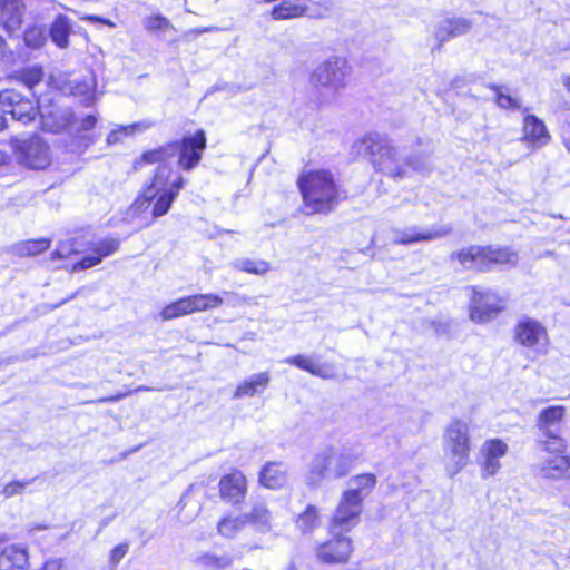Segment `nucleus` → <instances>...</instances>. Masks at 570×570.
<instances>
[{"mask_svg":"<svg viewBox=\"0 0 570 570\" xmlns=\"http://www.w3.org/2000/svg\"><path fill=\"white\" fill-rule=\"evenodd\" d=\"M178 153V142L171 141L156 149L145 151L141 157L135 161L134 167L138 169L142 164L159 165L156 168L151 183L144 188L131 205L132 214H140L151 208L153 219L166 215L180 190L186 185V179L178 175L169 181L171 167L167 160L174 158Z\"/></svg>","mask_w":570,"mask_h":570,"instance_id":"obj_1","label":"nucleus"},{"mask_svg":"<svg viewBox=\"0 0 570 570\" xmlns=\"http://www.w3.org/2000/svg\"><path fill=\"white\" fill-rule=\"evenodd\" d=\"M353 150L357 156L370 157L373 166L385 176L395 179L407 177L406 155L380 134L372 132L355 141Z\"/></svg>","mask_w":570,"mask_h":570,"instance_id":"obj_2","label":"nucleus"},{"mask_svg":"<svg viewBox=\"0 0 570 570\" xmlns=\"http://www.w3.org/2000/svg\"><path fill=\"white\" fill-rule=\"evenodd\" d=\"M307 214L328 213L338 204L340 193L327 170H312L297 180Z\"/></svg>","mask_w":570,"mask_h":570,"instance_id":"obj_3","label":"nucleus"},{"mask_svg":"<svg viewBox=\"0 0 570 570\" xmlns=\"http://www.w3.org/2000/svg\"><path fill=\"white\" fill-rule=\"evenodd\" d=\"M357 456L347 448H325L316 453L306 474V483L320 485L324 480H336L350 473Z\"/></svg>","mask_w":570,"mask_h":570,"instance_id":"obj_4","label":"nucleus"},{"mask_svg":"<svg viewBox=\"0 0 570 570\" xmlns=\"http://www.w3.org/2000/svg\"><path fill=\"white\" fill-rule=\"evenodd\" d=\"M463 269L475 272L491 271L495 265H515L518 254L507 247L471 245L450 255Z\"/></svg>","mask_w":570,"mask_h":570,"instance_id":"obj_5","label":"nucleus"},{"mask_svg":"<svg viewBox=\"0 0 570 570\" xmlns=\"http://www.w3.org/2000/svg\"><path fill=\"white\" fill-rule=\"evenodd\" d=\"M350 67L344 58L331 57L317 66L309 77L311 85L318 92L320 104L333 100L336 92L346 86Z\"/></svg>","mask_w":570,"mask_h":570,"instance_id":"obj_6","label":"nucleus"},{"mask_svg":"<svg viewBox=\"0 0 570 570\" xmlns=\"http://www.w3.org/2000/svg\"><path fill=\"white\" fill-rule=\"evenodd\" d=\"M443 450L449 460L448 472L454 475L466 466L470 459L471 439L469 424L460 419H454L445 429L443 436Z\"/></svg>","mask_w":570,"mask_h":570,"instance_id":"obj_7","label":"nucleus"},{"mask_svg":"<svg viewBox=\"0 0 570 570\" xmlns=\"http://www.w3.org/2000/svg\"><path fill=\"white\" fill-rule=\"evenodd\" d=\"M567 409L563 405H550L540 411L535 428L539 431L537 448L539 451H566L567 442L559 434V425L566 416Z\"/></svg>","mask_w":570,"mask_h":570,"instance_id":"obj_8","label":"nucleus"},{"mask_svg":"<svg viewBox=\"0 0 570 570\" xmlns=\"http://www.w3.org/2000/svg\"><path fill=\"white\" fill-rule=\"evenodd\" d=\"M0 111L10 115L16 121L27 125L40 115L39 107L36 101L23 96L22 94L7 89L0 92ZM41 117L45 116L41 114Z\"/></svg>","mask_w":570,"mask_h":570,"instance_id":"obj_9","label":"nucleus"},{"mask_svg":"<svg viewBox=\"0 0 570 570\" xmlns=\"http://www.w3.org/2000/svg\"><path fill=\"white\" fill-rule=\"evenodd\" d=\"M18 161L31 169H45L50 164L49 146L39 136L16 142Z\"/></svg>","mask_w":570,"mask_h":570,"instance_id":"obj_10","label":"nucleus"},{"mask_svg":"<svg viewBox=\"0 0 570 570\" xmlns=\"http://www.w3.org/2000/svg\"><path fill=\"white\" fill-rule=\"evenodd\" d=\"M332 539L320 543L315 549V556L323 563H344L348 560L352 551V540L335 530Z\"/></svg>","mask_w":570,"mask_h":570,"instance_id":"obj_11","label":"nucleus"},{"mask_svg":"<svg viewBox=\"0 0 570 570\" xmlns=\"http://www.w3.org/2000/svg\"><path fill=\"white\" fill-rule=\"evenodd\" d=\"M178 142V165L185 171L193 170L202 160L206 149V136L204 130H197L194 135H185Z\"/></svg>","mask_w":570,"mask_h":570,"instance_id":"obj_12","label":"nucleus"},{"mask_svg":"<svg viewBox=\"0 0 570 570\" xmlns=\"http://www.w3.org/2000/svg\"><path fill=\"white\" fill-rule=\"evenodd\" d=\"M362 511L363 502L353 498L351 493L343 492L333 515L330 532L334 533L337 529L348 531L358 523Z\"/></svg>","mask_w":570,"mask_h":570,"instance_id":"obj_13","label":"nucleus"},{"mask_svg":"<svg viewBox=\"0 0 570 570\" xmlns=\"http://www.w3.org/2000/svg\"><path fill=\"white\" fill-rule=\"evenodd\" d=\"M540 456L535 464V474L547 480H561L569 474L570 459L566 455V451H540Z\"/></svg>","mask_w":570,"mask_h":570,"instance_id":"obj_14","label":"nucleus"},{"mask_svg":"<svg viewBox=\"0 0 570 570\" xmlns=\"http://www.w3.org/2000/svg\"><path fill=\"white\" fill-rule=\"evenodd\" d=\"M451 233V227L440 226L431 229H424L420 226H410L403 229L394 228L391 230V240L395 245H411L420 242H431L442 238Z\"/></svg>","mask_w":570,"mask_h":570,"instance_id":"obj_15","label":"nucleus"},{"mask_svg":"<svg viewBox=\"0 0 570 570\" xmlns=\"http://www.w3.org/2000/svg\"><path fill=\"white\" fill-rule=\"evenodd\" d=\"M514 340L524 347L540 351L547 344L548 334L539 321L523 317L514 327Z\"/></svg>","mask_w":570,"mask_h":570,"instance_id":"obj_16","label":"nucleus"},{"mask_svg":"<svg viewBox=\"0 0 570 570\" xmlns=\"http://www.w3.org/2000/svg\"><path fill=\"white\" fill-rule=\"evenodd\" d=\"M503 308L502 301L491 291H476L473 288L470 316L475 322H488Z\"/></svg>","mask_w":570,"mask_h":570,"instance_id":"obj_17","label":"nucleus"},{"mask_svg":"<svg viewBox=\"0 0 570 570\" xmlns=\"http://www.w3.org/2000/svg\"><path fill=\"white\" fill-rule=\"evenodd\" d=\"M508 452V445L500 439L485 441L480 450L479 463L482 468L483 478L492 476L501 468L500 459Z\"/></svg>","mask_w":570,"mask_h":570,"instance_id":"obj_18","label":"nucleus"},{"mask_svg":"<svg viewBox=\"0 0 570 570\" xmlns=\"http://www.w3.org/2000/svg\"><path fill=\"white\" fill-rule=\"evenodd\" d=\"M247 493V481L245 475L235 470L224 475L219 481L220 498L232 504L242 502Z\"/></svg>","mask_w":570,"mask_h":570,"instance_id":"obj_19","label":"nucleus"},{"mask_svg":"<svg viewBox=\"0 0 570 570\" xmlns=\"http://www.w3.org/2000/svg\"><path fill=\"white\" fill-rule=\"evenodd\" d=\"M471 28L472 22L466 18L454 17L441 20L434 31V37L438 40V49L450 39L468 33Z\"/></svg>","mask_w":570,"mask_h":570,"instance_id":"obj_20","label":"nucleus"},{"mask_svg":"<svg viewBox=\"0 0 570 570\" xmlns=\"http://www.w3.org/2000/svg\"><path fill=\"white\" fill-rule=\"evenodd\" d=\"M522 141L532 149L546 146L550 141V135L543 121L534 115H528L523 120Z\"/></svg>","mask_w":570,"mask_h":570,"instance_id":"obj_21","label":"nucleus"},{"mask_svg":"<svg viewBox=\"0 0 570 570\" xmlns=\"http://www.w3.org/2000/svg\"><path fill=\"white\" fill-rule=\"evenodd\" d=\"M120 240L117 238H105L95 244L92 253L77 262L72 271H83L98 265L105 257L118 250Z\"/></svg>","mask_w":570,"mask_h":570,"instance_id":"obj_22","label":"nucleus"},{"mask_svg":"<svg viewBox=\"0 0 570 570\" xmlns=\"http://www.w3.org/2000/svg\"><path fill=\"white\" fill-rule=\"evenodd\" d=\"M26 11L23 0H0V23L8 32L20 28Z\"/></svg>","mask_w":570,"mask_h":570,"instance_id":"obj_23","label":"nucleus"},{"mask_svg":"<svg viewBox=\"0 0 570 570\" xmlns=\"http://www.w3.org/2000/svg\"><path fill=\"white\" fill-rule=\"evenodd\" d=\"M283 362L296 366L302 371H306L309 374L324 379L334 380L336 377L334 365L332 364H318L314 362L313 357L303 354L289 356Z\"/></svg>","mask_w":570,"mask_h":570,"instance_id":"obj_24","label":"nucleus"},{"mask_svg":"<svg viewBox=\"0 0 570 570\" xmlns=\"http://www.w3.org/2000/svg\"><path fill=\"white\" fill-rule=\"evenodd\" d=\"M259 482L265 488L277 490L287 483V470L281 462H269L264 465L259 474Z\"/></svg>","mask_w":570,"mask_h":570,"instance_id":"obj_25","label":"nucleus"},{"mask_svg":"<svg viewBox=\"0 0 570 570\" xmlns=\"http://www.w3.org/2000/svg\"><path fill=\"white\" fill-rule=\"evenodd\" d=\"M271 382L269 372H262L250 375L242 382L234 392V399H243L263 393Z\"/></svg>","mask_w":570,"mask_h":570,"instance_id":"obj_26","label":"nucleus"},{"mask_svg":"<svg viewBox=\"0 0 570 570\" xmlns=\"http://www.w3.org/2000/svg\"><path fill=\"white\" fill-rule=\"evenodd\" d=\"M28 564V552L24 547L6 546L0 553V570H22Z\"/></svg>","mask_w":570,"mask_h":570,"instance_id":"obj_27","label":"nucleus"},{"mask_svg":"<svg viewBox=\"0 0 570 570\" xmlns=\"http://www.w3.org/2000/svg\"><path fill=\"white\" fill-rule=\"evenodd\" d=\"M247 524H252L256 531L267 533L273 529V517L264 502L253 504L248 513H244Z\"/></svg>","mask_w":570,"mask_h":570,"instance_id":"obj_28","label":"nucleus"},{"mask_svg":"<svg viewBox=\"0 0 570 570\" xmlns=\"http://www.w3.org/2000/svg\"><path fill=\"white\" fill-rule=\"evenodd\" d=\"M71 31L72 24L70 19L65 14H58L48 29V36L57 47L65 49L69 46Z\"/></svg>","mask_w":570,"mask_h":570,"instance_id":"obj_29","label":"nucleus"},{"mask_svg":"<svg viewBox=\"0 0 570 570\" xmlns=\"http://www.w3.org/2000/svg\"><path fill=\"white\" fill-rule=\"evenodd\" d=\"M377 482L373 473L357 474L348 480V489L345 493H351L353 498L363 502L373 491Z\"/></svg>","mask_w":570,"mask_h":570,"instance_id":"obj_30","label":"nucleus"},{"mask_svg":"<svg viewBox=\"0 0 570 570\" xmlns=\"http://www.w3.org/2000/svg\"><path fill=\"white\" fill-rule=\"evenodd\" d=\"M51 245V239L41 237L38 239H29L19 242L12 246V253L20 257L36 256L46 252Z\"/></svg>","mask_w":570,"mask_h":570,"instance_id":"obj_31","label":"nucleus"},{"mask_svg":"<svg viewBox=\"0 0 570 570\" xmlns=\"http://www.w3.org/2000/svg\"><path fill=\"white\" fill-rule=\"evenodd\" d=\"M71 95L81 98L85 106H90L96 97V81L92 76L72 80Z\"/></svg>","mask_w":570,"mask_h":570,"instance_id":"obj_32","label":"nucleus"},{"mask_svg":"<svg viewBox=\"0 0 570 570\" xmlns=\"http://www.w3.org/2000/svg\"><path fill=\"white\" fill-rule=\"evenodd\" d=\"M230 266L239 272L264 276L271 271V263L264 259H254L249 257H239L230 263Z\"/></svg>","mask_w":570,"mask_h":570,"instance_id":"obj_33","label":"nucleus"},{"mask_svg":"<svg viewBox=\"0 0 570 570\" xmlns=\"http://www.w3.org/2000/svg\"><path fill=\"white\" fill-rule=\"evenodd\" d=\"M321 525L318 509L315 505H307L296 518V527L303 534H311Z\"/></svg>","mask_w":570,"mask_h":570,"instance_id":"obj_34","label":"nucleus"},{"mask_svg":"<svg viewBox=\"0 0 570 570\" xmlns=\"http://www.w3.org/2000/svg\"><path fill=\"white\" fill-rule=\"evenodd\" d=\"M48 41V30L43 24H30L23 32L24 45L32 50L42 48Z\"/></svg>","mask_w":570,"mask_h":570,"instance_id":"obj_35","label":"nucleus"},{"mask_svg":"<svg viewBox=\"0 0 570 570\" xmlns=\"http://www.w3.org/2000/svg\"><path fill=\"white\" fill-rule=\"evenodd\" d=\"M306 13V7L294 3L292 0H284L282 3L276 4L271 16L274 20H285L302 17Z\"/></svg>","mask_w":570,"mask_h":570,"instance_id":"obj_36","label":"nucleus"},{"mask_svg":"<svg viewBox=\"0 0 570 570\" xmlns=\"http://www.w3.org/2000/svg\"><path fill=\"white\" fill-rule=\"evenodd\" d=\"M187 297L190 303L191 313L216 308L224 302L217 294H196Z\"/></svg>","mask_w":570,"mask_h":570,"instance_id":"obj_37","label":"nucleus"},{"mask_svg":"<svg viewBox=\"0 0 570 570\" xmlns=\"http://www.w3.org/2000/svg\"><path fill=\"white\" fill-rule=\"evenodd\" d=\"M246 524L244 514L237 517H225L218 522L217 531L225 538H234Z\"/></svg>","mask_w":570,"mask_h":570,"instance_id":"obj_38","label":"nucleus"},{"mask_svg":"<svg viewBox=\"0 0 570 570\" xmlns=\"http://www.w3.org/2000/svg\"><path fill=\"white\" fill-rule=\"evenodd\" d=\"M188 297H183L167 305L160 313L163 320H173L179 316L191 314Z\"/></svg>","mask_w":570,"mask_h":570,"instance_id":"obj_39","label":"nucleus"},{"mask_svg":"<svg viewBox=\"0 0 570 570\" xmlns=\"http://www.w3.org/2000/svg\"><path fill=\"white\" fill-rule=\"evenodd\" d=\"M150 127H151V122H149V121H141V122L131 124L129 126L120 127L117 130H112L108 135L107 142H108V145L117 144L120 140L121 135H132L136 131H144Z\"/></svg>","mask_w":570,"mask_h":570,"instance_id":"obj_40","label":"nucleus"},{"mask_svg":"<svg viewBox=\"0 0 570 570\" xmlns=\"http://www.w3.org/2000/svg\"><path fill=\"white\" fill-rule=\"evenodd\" d=\"M42 79L43 70L39 66L28 67L19 71V80L27 86L29 90H32Z\"/></svg>","mask_w":570,"mask_h":570,"instance_id":"obj_41","label":"nucleus"},{"mask_svg":"<svg viewBox=\"0 0 570 570\" xmlns=\"http://www.w3.org/2000/svg\"><path fill=\"white\" fill-rule=\"evenodd\" d=\"M405 166L407 167V176L411 171H428L431 169V159L426 154L406 155Z\"/></svg>","mask_w":570,"mask_h":570,"instance_id":"obj_42","label":"nucleus"},{"mask_svg":"<svg viewBox=\"0 0 570 570\" xmlns=\"http://www.w3.org/2000/svg\"><path fill=\"white\" fill-rule=\"evenodd\" d=\"M203 566L222 570L228 568L233 563V557L229 554L217 556L214 553H206L200 558Z\"/></svg>","mask_w":570,"mask_h":570,"instance_id":"obj_43","label":"nucleus"},{"mask_svg":"<svg viewBox=\"0 0 570 570\" xmlns=\"http://www.w3.org/2000/svg\"><path fill=\"white\" fill-rule=\"evenodd\" d=\"M489 88L495 92V102L499 107L504 109H518L520 104L515 98L502 91V87L498 85H489Z\"/></svg>","mask_w":570,"mask_h":570,"instance_id":"obj_44","label":"nucleus"},{"mask_svg":"<svg viewBox=\"0 0 570 570\" xmlns=\"http://www.w3.org/2000/svg\"><path fill=\"white\" fill-rule=\"evenodd\" d=\"M144 26L146 30L153 32V31H166L167 29H171L173 24L171 22L161 14H155L147 17L144 20Z\"/></svg>","mask_w":570,"mask_h":570,"instance_id":"obj_45","label":"nucleus"},{"mask_svg":"<svg viewBox=\"0 0 570 570\" xmlns=\"http://www.w3.org/2000/svg\"><path fill=\"white\" fill-rule=\"evenodd\" d=\"M76 252L73 239L59 242L57 248L51 253V259H63Z\"/></svg>","mask_w":570,"mask_h":570,"instance_id":"obj_46","label":"nucleus"},{"mask_svg":"<svg viewBox=\"0 0 570 570\" xmlns=\"http://www.w3.org/2000/svg\"><path fill=\"white\" fill-rule=\"evenodd\" d=\"M36 480V478H32V479H27L24 481H13V482H10L8 483L3 490H2V494L6 497V498H11L13 495H17V494H20L22 493L26 488L28 485H30L33 481Z\"/></svg>","mask_w":570,"mask_h":570,"instance_id":"obj_47","label":"nucleus"},{"mask_svg":"<svg viewBox=\"0 0 570 570\" xmlns=\"http://www.w3.org/2000/svg\"><path fill=\"white\" fill-rule=\"evenodd\" d=\"M129 550L128 543H120L116 546L109 553V563L110 568L114 570L121 561V559L127 554Z\"/></svg>","mask_w":570,"mask_h":570,"instance_id":"obj_48","label":"nucleus"},{"mask_svg":"<svg viewBox=\"0 0 570 570\" xmlns=\"http://www.w3.org/2000/svg\"><path fill=\"white\" fill-rule=\"evenodd\" d=\"M97 124L96 115H87L80 122L79 129L82 131L91 130Z\"/></svg>","mask_w":570,"mask_h":570,"instance_id":"obj_49","label":"nucleus"},{"mask_svg":"<svg viewBox=\"0 0 570 570\" xmlns=\"http://www.w3.org/2000/svg\"><path fill=\"white\" fill-rule=\"evenodd\" d=\"M62 559H50L40 570H62Z\"/></svg>","mask_w":570,"mask_h":570,"instance_id":"obj_50","label":"nucleus"},{"mask_svg":"<svg viewBox=\"0 0 570 570\" xmlns=\"http://www.w3.org/2000/svg\"><path fill=\"white\" fill-rule=\"evenodd\" d=\"M561 140H562L564 148L570 154V126L568 128L562 129Z\"/></svg>","mask_w":570,"mask_h":570,"instance_id":"obj_51","label":"nucleus"},{"mask_svg":"<svg viewBox=\"0 0 570 570\" xmlns=\"http://www.w3.org/2000/svg\"><path fill=\"white\" fill-rule=\"evenodd\" d=\"M85 20L91 21V22H100L109 27H115V23L108 19L98 17V16H88L85 18Z\"/></svg>","mask_w":570,"mask_h":570,"instance_id":"obj_52","label":"nucleus"},{"mask_svg":"<svg viewBox=\"0 0 570 570\" xmlns=\"http://www.w3.org/2000/svg\"><path fill=\"white\" fill-rule=\"evenodd\" d=\"M218 30H219L218 27L212 26V27H206L203 29H195L194 32L197 35H202L204 32H214V31H218Z\"/></svg>","mask_w":570,"mask_h":570,"instance_id":"obj_53","label":"nucleus"},{"mask_svg":"<svg viewBox=\"0 0 570 570\" xmlns=\"http://www.w3.org/2000/svg\"><path fill=\"white\" fill-rule=\"evenodd\" d=\"M124 396H125V394H119V395L110 396V397H104V399H100L99 402H116V401H119L120 399H122Z\"/></svg>","mask_w":570,"mask_h":570,"instance_id":"obj_54","label":"nucleus"},{"mask_svg":"<svg viewBox=\"0 0 570 570\" xmlns=\"http://www.w3.org/2000/svg\"><path fill=\"white\" fill-rule=\"evenodd\" d=\"M562 85L570 92V76H562Z\"/></svg>","mask_w":570,"mask_h":570,"instance_id":"obj_55","label":"nucleus"},{"mask_svg":"<svg viewBox=\"0 0 570 570\" xmlns=\"http://www.w3.org/2000/svg\"><path fill=\"white\" fill-rule=\"evenodd\" d=\"M6 114H2L0 111V131L3 130L7 127V120L4 117Z\"/></svg>","mask_w":570,"mask_h":570,"instance_id":"obj_56","label":"nucleus"},{"mask_svg":"<svg viewBox=\"0 0 570 570\" xmlns=\"http://www.w3.org/2000/svg\"><path fill=\"white\" fill-rule=\"evenodd\" d=\"M8 156L4 151L0 150V167L7 164Z\"/></svg>","mask_w":570,"mask_h":570,"instance_id":"obj_57","label":"nucleus"},{"mask_svg":"<svg viewBox=\"0 0 570 570\" xmlns=\"http://www.w3.org/2000/svg\"><path fill=\"white\" fill-rule=\"evenodd\" d=\"M6 40L0 36V57L3 55L4 50H6Z\"/></svg>","mask_w":570,"mask_h":570,"instance_id":"obj_58","label":"nucleus"},{"mask_svg":"<svg viewBox=\"0 0 570 570\" xmlns=\"http://www.w3.org/2000/svg\"><path fill=\"white\" fill-rule=\"evenodd\" d=\"M137 391H151V389L147 386H139Z\"/></svg>","mask_w":570,"mask_h":570,"instance_id":"obj_59","label":"nucleus"},{"mask_svg":"<svg viewBox=\"0 0 570 570\" xmlns=\"http://www.w3.org/2000/svg\"><path fill=\"white\" fill-rule=\"evenodd\" d=\"M107 523H108V521H107V520H102V521H101V523H100V525H101V527H105Z\"/></svg>","mask_w":570,"mask_h":570,"instance_id":"obj_60","label":"nucleus"}]
</instances>
